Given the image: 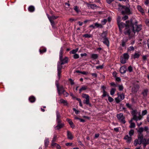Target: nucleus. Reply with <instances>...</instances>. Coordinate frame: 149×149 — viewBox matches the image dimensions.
<instances>
[{"label": "nucleus", "instance_id": "412c9836", "mask_svg": "<svg viewBox=\"0 0 149 149\" xmlns=\"http://www.w3.org/2000/svg\"><path fill=\"white\" fill-rule=\"evenodd\" d=\"M29 11L31 12H33L35 10V8L34 6H30L28 8Z\"/></svg>", "mask_w": 149, "mask_h": 149}, {"label": "nucleus", "instance_id": "ddd939ff", "mask_svg": "<svg viewBox=\"0 0 149 149\" xmlns=\"http://www.w3.org/2000/svg\"><path fill=\"white\" fill-rule=\"evenodd\" d=\"M56 121L57 123H59L60 122H61L60 119L61 117V115L60 114L59 112L58 111H57L56 112Z\"/></svg>", "mask_w": 149, "mask_h": 149}, {"label": "nucleus", "instance_id": "0e129e2a", "mask_svg": "<svg viewBox=\"0 0 149 149\" xmlns=\"http://www.w3.org/2000/svg\"><path fill=\"white\" fill-rule=\"evenodd\" d=\"M128 18V16L127 15H125V16H124L122 17V19L124 20H125L126 19H127Z\"/></svg>", "mask_w": 149, "mask_h": 149}, {"label": "nucleus", "instance_id": "a18cd8bd", "mask_svg": "<svg viewBox=\"0 0 149 149\" xmlns=\"http://www.w3.org/2000/svg\"><path fill=\"white\" fill-rule=\"evenodd\" d=\"M107 92L105 91V90H103V94L102 96L103 97H105L107 95Z\"/></svg>", "mask_w": 149, "mask_h": 149}, {"label": "nucleus", "instance_id": "e433bc0d", "mask_svg": "<svg viewBox=\"0 0 149 149\" xmlns=\"http://www.w3.org/2000/svg\"><path fill=\"white\" fill-rule=\"evenodd\" d=\"M107 33L106 32H104L102 33L101 35V37L103 38L104 39L105 38H106V36L107 35Z\"/></svg>", "mask_w": 149, "mask_h": 149}, {"label": "nucleus", "instance_id": "8fccbe9b", "mask_svg": "<svg viewBox=\"0 0 149 149\" xmlns=\"http://www.w3.org/2000/svg\"><path fill=\"white\" fill-rule=\"evenodd\" d=\"M143 138V135L142 134L139 133L138 139Z\"/></svg>", "mask_w": 149, "mask_h": 149}, {"label": "nucleus", "instance_id": "f704fd0d", "mask_svg": "<svg viewBox=\"0 0 149 149\" xmlns=\"http://www.w3.org/2000/svg\"><path fill=\"white\" fill-rule=\"evenodd\" d=\"M76 72L77 73H81V74H85V75H87V74L88 73L87 72H86L85 71L81 72V71H80L79 70H77V71H76Z\"/></svg>", "mask_w": 149, "mask_h": 149}, {"label": "nucleus", "instance_id": "c03bdc74", "mask_svg": "<svg viewBox=\"0 0 149 149\" xmlns=\"http://www.w3.org/2000/svg\"><path fill=\"white\" fill-rule=\"evenodd\" d=\"M147 113V110H143L142 111V116H143L145 115Z\"/></svg>", "mask_w": 149, "mask_h": 149}, {"label": "nucleus", "instance_id": "393cba45", "mask_svg": "<svg viewBox=\"0 0 149 149\" xmlns=\"http://www.w3.org/2000/svg\"><path fill=\"white\" fill-rule=\"evenodd\" d=\"M98 55L96 54H93L91 55V58L94 59H95L97 58Z\"/></svg>", "mask_w": 149, "mask_h": 149}, {"label": "nucleus", "instance_id": "603ef678", "mask_svg": "<svg viewBox=\"0 0 149 149\" xmlns=\"http://www.w3.org/2000/svg\"><path fill=\"white\" fill-rule=\"evenodd\" d=\"M73 57L74 59H77V58H79V56L78 54H75L73 55Z\"/></svg>", "mask_w": 149, "mask_h": 149}, {"label": "nucleus", "instance_id": "7ed1b4c3", "mask_svg": "<svg viewBox=\"0 0 149 149\" xmlns=\"http://www.w3.org/2000/svg\"><path fill=\"white\" fill-rule=\"evenodd\" d=\"M56 85L59 95L60 96L62 94H63L65 97H67L69 95L68 93L65 91L64 88L62 86H59L58 84H56Z\"/></svg>", "mask_w": 149, "mask_h": 149}, {"label": "nucleus", "instance_id": "37998d69", "mask_svg": "<svg viewBox=\"0 0 149 149\" xmlns=\"http://www.w3.org/2000/svg\"><path fill=\"white\" fill-rule=\"evenodd\" d=\"M107 96L108 97V100L110 102H113V99L111 97L109 96V95L108 94L107 95Z\"/></svg>", "mask_w": 149, "mask_h": 149}, {"label": "nucleus", "instance_id": "c756f323", "mask_svg": "<svg viewBox=\"0 0 149 149\" xmlns=\"http://www.w3.org/2000/svg\"><path fill=\"white\" fill-rule=\"evenodd\" d=\"M49 142V139H46L45 140V144L46 148L48 146Z\"/></svg>", "mask_w": 149, "mask_h": 149}, {"label": "nucleus", "instance_id": "ea45409f", "mask_svg": "<svg viewBox=\"0 0 149 149\" xmlns=\"http://www.w3.org/2000/svg\"><path fill=\"white\" fill-rule=\"evenodd\" d=\"M130 125L129 126V127L130 128H133L135 127V124L134 123H133V122H131V123H130Z\"/></svg>", "mask_w": 149, "mask_h": 149}, {"label": "nucleus", "instance_id": "bf43d9fd", "mask_svg": "<svg viewBox=\"0 0 149 149\" xmlns=\"http://www.w3.org/2000/svg\"><path fill=\"white\" fill-rule=\"evenodd\" d=\"M73 110L75 112V113H76V114H77L79 113V111H78V110H77L75 108H73Z\"/></svg>", "mask_w": 149, "mask_h": 149}, {"label": "nucleus", "instance_id": "2eb2a0df", "mask_svg": "<svg viewBox=\"0 0 149 149\" xmlns=\"http://www.w3.org/2000/svg\"><path fill=\"white\" fill-rule=\"evenodd\" d=\"M67 133L68 138L69 139L72 140L73 138V136L71 132L69 131H68Z\"/></svg>", "mask_w": 149, "mask_h": 149}, {"label": "nucleus", "instance_id": "864d4df0", "mask_svg": "<svg viewBox=\"0 0 149 149\" xmlns=\"http://www.w3.org/2000/svg\"><path fill=\"white\" fill-rule=\"evenodd\" d=\"M142 143L143 144V146H144V148H145L146 146V145L147 144H148V142H147V141H146V142L145 141H143V142H142Z\"/></svg>", "mask_w": 149, "mask_h": 149}, {"label": "nucleus", "instance_id": "f3484780", "mask_svg": "<svg viewBox=\"0 0 149 149\" xmlns=\"http://www.w3.org/2000/svg\"><path fill=\"white\" fill-rule=\"evenodd\" d=\"M148 92V89H145L143 91L142 94L143 95V98L146 97L147 96Z\"/></svg>", "mask_w": 149, "mask_h": 149}, {"label": "nucleus", "instance_id": "c85d7f7f", "mask_svg": "<svg viewBox=\"0 0 149 149\" xmlns=\"http://www.w3.org/2000/svg\"><path fill=\"white\" fill-rule=\"evenodd\" d=\"M82 36L83 37L87 38H89L92 37V35H91L88 34H84Z\"/></svg>", "mask_w": 149, "mask_h": 149}, {"label": "nucleus", "instance_id": "338daca9", "mask_svg": "<svg viewBox=\"0 0 149 149\" xmlns=\"http://www.w3.org/2000/svg\"><path fill=\"white\" fill-rule=\"evenodd\" d=\"M54 142H52V146H53V147H55V146H56V145L57 144V143H54Z\"/></svg>", "mask_w": 149, "mask_h": 149}, {"label": "nucleus", "instance_id": "a878e982", "mask_svg": "<svg viewBox=\"0 0 149 149\" xmlns=\"http://www.w3.org/2000/svg\"><path fill=\"white\" fill-rule=\"evenodd\" d=\"M122 42V44L121 45V46L123 47H124L126 45V43L127 42V40H125L123 39V40H121Z\"/></svg>", "mask_w": 149, "mask_h": 149}, {"label": "nucleus", "instance_id": "774afa93", "mask_svg": "<svg viewBox=\"0 0 149 149\" xmlns=\"http://www.w3.org/2000/svg\"><path fill=\"white\" fill-rule=\"evenodd\" d=\"M114 0H106V1L108 4H110L111 3L114 1Z\"/></svg>", "mask_w": 149, "mask_h": 149}, {"label": "nucleus", "instance_id": "13d9d810", "mask_svg": "<svg viewBox=\"0 0 149 149\" xmlns=\"http://www.w3.org/2000/svg\"><path fill=\"white\" fill-rule=\"evenodd\" d=\"M144 130L147 133H148V128L147 126H145L144 127Z\"/></svg>", "mask_w": 149, "mask_h": 149}, {"label": "nucleus", "instance_id": "a211bd4d", "mask_svg": "<svg viewBox=\"0 0 149 149\" xmlns=\"http://www.w3.org/2000/svg\"><path fill=\"white\" fill-rule=\"evenodd\" d=\"M141 55L140 52H136L134 53L133 55V58L134 59L138 58Z\"/></svg>", "mask_w": 149, "mask_h": 149}, {"label": "nucleus", "instance_id": "aec40b11", "mask_svg": "<svg viewBox=\"0 0 149 149\" xmlns=\"http://www.w3.org/2000/svg\"><path fill=\"white\" fill-rule=\"evenodd\" d=\"M29 100L31 103L34 102L36 100V98L34 96H31L29 98Z\"/></svg>", "mask_w": 149, "mask_h": 149}, {"label": "nucleus", "instance_id": "4be33fe9", "mask_svg": "<svg viewBox=\"0 0 149 149\" xmlns=\"http://www.w3.org/2000/svg\"><path fill=\"white\" fill-rule=\"evenodd\" d=\"M104 44L107 45V46H109V41L108 40V39L107 38H105L104 39V41H103Z\"/></svg>", "mask_w": 149, "mask_h": 149}, {"label": "nucleus", "instance_id": "7c9ffc66", "mask_svg": "<svg viewBox=\"0 0 149 149\" xmlns=\"http://www.w3.org/2000/svg\"><path fill=\"white\" fill-rule=\"evenodd\" d=\"M78 48H77L75 49H73V50L70 51V53L74 54H76L75 53L78 51Z\"/></svg>", "mask_w": 149, "mask_h": 149}, {"label": "nucleus", "instance_id": "20e7f679", "mask_svg": "<svg viewBox=\"0 0 149 149\" xmlns=\"http://www.w3.org/2000/svg\"><path fill=\"white\" fill-rule=\"evenodd\" d=\"M132 114L133 116L132 119L136 122L138 120H141L143 118V116L141 115V112L137 111L136 110H133Z\"/></svg>", "mask_w": 149, "mask_h": 149}, {"label": "nucleus", "instance_id": "1a4fd4ad", "mask_svg": "<svg viewBox=\"0 0 149 149\" xmlns=\"http://www.w3.org/2000/svg\"><path fill=\"white\" fill-rule=\"evenodd\" d=\"M61 122H60L59 123H57V125L54 127L55 130H58L63 127L64 124L63 123H61Z\"/></svg>", "mask_w": 149, "mask_h": 149}, {"label": "nucleus", "instance_id": "4468645a", "mask_svg": "<svg viewBox=\"0 0 149 149\" xmlns=\"http://www.w3.org/2000/svg\"><path fill=\"white\" fill-rule=\"evenodd\" d=\"M126 70V67L125 66H123L121 67L120 71L121 74H124L125 73Z\"/></svg>", "mask_w": 149, "mask_h": 149}, {"label": "nucleus", "instance_id": "39448f33", "mask_svg": "<svg viewBox=\"0 0 149 149\" xmlns=\"http://www.w3.org/2000/svg\"><path fill=\"white\" fill-rule=\"evenodd\" d=\"M82 96L83 97L86 99V100H84L83 101V103L86 104L88 105L90 107H91L92 105L90 103L89 96L88 95L84 93L83 94Z\"/></svg>", "mask_w": 149, "mask_h": 149}, {"label": "nucleus", "instance_id": "79ce46f5", "mask_svg": "<svg viewBox=\"0 0 149 149\" xmlns=\"http://www.w3.org/2000/svg\"><path fill=\"white\" fill-rule=\"evenodd\" d=\"M134 49V47L133 46H130L127 49L128 51H133Z\"/></svg>", "mask_w": 149, "mask_h": 149}, {"label": "nucleus", "instance_id": "f03ea898", "mask_svg": "<svg viewBox=\"0 0 149 149\" xmlns=\"http://www.w3.org/2000/svg\"><path fill=\"white\" fill-rule=\"evenodd\" d=\"M68 62V58L65 57L63 59V58L61 60H60V61L58 62L57 65V72L58 75L60 79L61 76V74L62 72L61 69L63 68L62 65Z\"/></svg>", "mask_w": 149, "mask_h": 149}, {"label": "nucleus", "instance_id": "f257e3e1", "mask_svg": "<svg viewBox=\"0 0 149 149\" xmlns=\"http://www.w3.org/2000/svg\"><path fill=\"white\" fill-rule=\"evenodd\" d=\"M125 24L123 22H120L118 24L119 28H123L126 27L124 30L125 34L128 35L129 38L134 36L136 32H138L142 29L141 25H138V22L134 18L130 20H128Z\"/></svg>", "mask_w": 149, "mask_h": 149}, {"label": "nucleus", "instance_id": "680f3d73", "mask_svg": "<svg viewBox=\"0 0 149 149\" xmlns=\"http://www.w3.org/2000/svg\"><path fill=\"white\" fill-rule=\"evenodd\" d=\"M120 19H121L120 17V16L118 17L117 18V22L118 24L121 22H120Z\"/></svg>", "mask_w": 149, "mask_h": 149}, {"label": "nucleus", "instance_id": "e2e57ef3", "mask_svg": "<svg viewBox=\"0 0 149 149\" xmlns=\"http://www.w3.org/2000/svg\"><path fill=\"white\" fill-rule=\"evenodd\" d=\"M119 89L120 91H122L123 90V87L122 85H119L118 86Z\"/></svg>", "mask_w": 149, "mask_h": 149}, {"label": "nucleus", "instance_id": "9d476101", "mask_svg": "<svg viewBox=\"0 0 149 149\" xmlns=\"http://www.w3.org/2000/svg\"><path fill=\"white\" fill-rule=\"evenodd\" d=\"M124 10L125 11L122 10L121 11L122 14H130V9L128 7L124 6Z\"/></svg>", "mask_w": 149, "mask_h": 149}, {"label": "nucleus", "instance_id": "a19ab883", "mask_svg": "<svg viewBox=\"0 0 149 149\" xmlns=\"http://www.w3.org/2000/svg\"><path fill=\"white\" fill-rule=\"evenodd\" d=\"M143 128L142 127H141L139 128V129L137 131V132L139 133L142 134V132H143Z\"/></svg>", "mask_w": 149, "mask_h": 149}, {"label": "nucleus", "instance_id": "3c124183", "mask_svg": "<svg viewBox=\"0 0 149 149\" xmlns=\"http://www.w3.org/2000/svg\"><path fill=\"white\" fill-rule=\"evenodd\" d=\"M57 136L56 135H54L53 138V139L52 141V142H55L56 141V139H57Z\"/></svg>", "mask_w": 149, "mask_h": 149}, {"label": "nucleus", "instance_id": "58836bf2", "mask_svg": "<svg viewBox=\"0 0 149 149\" xmlns=\"http://www.w3.org/2000/svg\"><path fill=\"white\" fill-rule=\"evenodd\" d=\"M116 89L114 88H112L110 91V94L111 95H113L114 94Z\"/></svg>", "mask_w": 149, "mask_h": 149}, {"label": "nucleus", "instance_id": "9b49d317", "mask_svg": "<svg viewBox=\"0 0 149 149\" xmlns=\"http://www.w3.org/2000/svg\"><path fill=\"white\" fill-rule=\"evenodd\" d=\"M86 5L88 8H90L93 9H94L96 8L99 7L98 6L96 5L95 4H92L87 3Z\"/></svg>", "mask_w": 149, "mask_h": 149}, {"label": "nucleus", "instance_id": "473e14b6", "mask_svg": "<svg viewBox=\"0 0 149 149\" xmlns=\"http://www.w3.org/2000/svg\"><path fill=\"white\" fill-rule=\"evenodd\" d=\"M137 8L142 13H144V11L142 8L140 6H137Z\"/></svg>", "mask_w": 149, "mask_h": 149}, {"label": "nucleus", "instance_id": "052dcab7", "mask_svg": "<svg viewBox=\"0 0 149 149\" xmlns=\"http://www.w3.org/2000/svg\"><path fill=\"white\" fill-rule=\"evenodd\" d=\"M66 121H68L69 124L73 122L71 119L69 118H67Z\"/></svg>", "mask_w": 149, "mask_h": 149}, {"label": "nucleus", "instance_id": "4c0bfd02", "mask_svg": "<svg viewBox=\"0 0 149 149\" xmlns=\"http://www.w3.org/2000/svg\"><path fill=\"white\" fill-rule=\"evenodd\" d=\"M134 130L131 129L129 132V134L130 136H132L134 134Z\"/></svg>", "mask_w": 149, "mask_h": 149}, {"label": "nucleus", "instance_id": "5701e85b", "mask_svg": "<svg viewBox=\"0 0 149 149\" xmlns=\"http://www.w3.org/2000/svg\"><path fill=\"white\" fill-rule=\"evenodd\" d=\"M134 144L135 146H136L137 144L140 145L141 144V143L140 142L138 139H135L134 141Z\"/></svg>", "mask_w": 149, "mask_h": 149}, {"label": "nucleus", "instance_id": "2f4dec72", "mask_svg": "<svg viewBox=\"0 0 149 149\" xmlns=\"http://www.w3.org/2000/svg\"><path fill=\"white\" fill-rule=\"evenodd\" d=\"M118 10H124V6H122L120 4H119L118 5Z\"/></svg>", "mask_w": 149, "mask_h": 149}, {"label": "nucleus", "instance_id": "cd10ccee", "mask_svg": "<svg viewBox=\"0 0 149 149\" xmlns=\"http://www.w3.org/2000/svg\"><path fill=\"white\" fill-rule=\"evenodd\" d=\"M46 51V49L45 48H43L42 49H40L39 52L40 54H42Z\"/></svg>", "mask_w": 149, "mask_h": 149}, {"label": "nucleus", "instance_id": "72a5a7b5", "mask_svg": "<svg viewBox=\"0 0 149 149\" xmlns=\"http://www.w3.org/2000/svg\"><path fill=\"white\" fill-rule=\"evenodd\" d=\"M95 26L96 27H100L102 28L103 27L102 25L101 24H99L97 23H95Z\"/></svg>", "mask_w": 149, "mask_h": 149}, {"label": "nucleus", "instance_id": "bb28decb", "mask_svg": "<svg viewBox=\"0 0 149 149\" xmlns=\"http://www.w3.org/2000/svg\"><path fill=\"white\" fill-rule=\"evenodd\" d=\"M60 102L61 103H63L64 104L67 105V102L63 99H61L60 100Z\"/></svg>", "mask_w": 149, "mask_h": 149}, {"label": "nucleus", "instance_id": "69168bd1", "mask_svg": "<svg viewBox=\"0 0 149 149\" xmlns=\"http://www.w3.org/2000/svg\"><path fill=\"white\" fill-rule=\"evenodd\" d=\"M103 68V65H99L97 66H96V68L97 69H98L99 68L102 69Z\"/></svg>", "mask_w": 149, "mask_h": 149}, {"label": "nucleus", "instance_id": "0eeeda50", "mask_svg": "<svg viewBox=\"0 0 149 149\" xmlns=\"http://www.w3.org/2000/svg\"><path fill=\"white\" fill-rule=\"evenodd\" d=\"M118 97L115 99V101L117 103H119L121 101L124 99V95L123 93L119 94L118 93Z\"/></svg>", "mask_w": 149, "mask_h": 149}, {"label": "nucleus", "instance_id": "09e8293b", "mask_svg": "<svg viewBox=\"0 0 149 149\" xmlns=\"http://www.w3.org/2000/svg\"><path fill=\"white\" fill-rule=\"evenodd\" d=\"M68 80L70 82V84L71 85H73L74 84V80H72V79L70 78Z\"/></svg>", "mask_w": 149, "mask_h": 149}, {"label": "nucleus", "instance_id": "6ab92c4d", "mask_svg": "<svg viewBox=\"0 0 149 149\" xmlns=\"http://www.w3.org/2000/svg\"><path fill=\"white\" fill-rule=\"evenodd\" d=\"M47 15L49 20H54L57 19L58 17V16H55L53 15L51 16H49V15L48 14H47Z\"/></svg>", "mask_w": 149, "mask_h": 149}, {"label": "nucleus", "instance_id": "b1692460", "mask_svg": "<svg viewBox=\"0 0 149 149\" xmlns=\"http://www.w3.org/2000/svg\"><path fill=\"white\" fill-rule=\"evenodd\" d=\"M87 89V87L86 86H83L79 89V93H81L83 91H84L86 90Z\"/></svg>", "mask_w": 149, "mask_h": 149}, {"label": "nucleus", "instance_id": "6e6552de", "mask_svg": "<svg viewBox=\"0 0 149 149\" xmlns=\"http://www.w3.org/2000/svg\"><path fill=\"white\" fill-rule=\"evenodd\" d=\"M117 117L118 119L120 120V122L124 124L126 122L125 120V118L123 113H120L119 114H117Z\"/></svg>", "mask_w": 149, "mask_h": 149}, {"label": "nucleus", "instance_id": "4d7b16f0", "mask_svg": "<svg viewBox=\"0 0 149 149\" xmlns=\"http://www.w3.org/2000/svg\"><path fill=\"white\" fill-rule=\"evenodd\" d=\"M49 20L50 22L51 25L53 27L55 25L54 21V20Z\"/></svg>", "mask_w": 149, "mask_h": 149}, {"label": "nucleus", "instance_id": "c9c22d12", "mask_svg": "<svg viewBox=\"0 0 149 149\" xmlns=\"http://www.w3.org/2000/svg\"><path fill=\"white\" fill-rule=\"evenodd\" d=\"M74 9L77 13H78L80 12L79 10L78 9V7L77 6H75L74 7Z\"/></svg>", "mask_w": 149, "mask_h": 149}, {"label": "nucleus", "instance_id": "423d86ee", "mask_svg": "<svg viewBox=\"0 0 149 149\" xmlns=\"http://www.w3.org/2000/svg\"><path fill=\"white\" fill-rule=\"evenodd\" d=\"M129 56L127 53H125L123 54V56L120 57V62L122 63L125 64L127 61L128 59Z\"/></svg>", "mask_w": 149, "mask_h": 149}, {"label": "nucleus", "instance_id": "de8ad7c7", "mask_svg": "<svg viewBox=\"0 0 149 149\" xmlns=\"http://www.w3.org/2000/svg\"><path fill=\"white\" fill-rule=\"evenodd\" d=\"M138 139L140 142L141 143V144L142 143L143 141H145V142L146 141V139H145L141 138Z\"/></svg>", "mask_w": 149, "mask_h": 149}, {"label": "nucleus", "instance_id": "dca6fc26", "mask_svg": "<svg viewBox=\"0 0 149 149\" xmlns=\"http://www.w3.org/2000/svg\"><path fill=\"white\" fill-rule=\"evenodd\" d=\"M139 88V86L138 85H136L132 88V90L134 92H136Z\"/></svg>", "mask_w": 149, "mask_h": 149}, {"label": "nucleus", "instance_id": "f8f14e48", "mask_svg": "<svg viewBox=\"0 0 149 149\" xmlns=\"http://www.w3.org/2000/svg\"><path fill=\"white\" fill-rule=\"evenodd\" d=\"M124 139L126 141L127 143H130L131 141L132 138L131 136H129L128 135H127L125 136Z\"/></svg>", "mask_w": 149, "mask_h": 149}, {"label": "nucleus", "instance_id": "5fc2aeb1", "mask_svg": "<svg viewBox=\"0 0 149 149\" xmlns=\"http://www.w3.org/2000/svg\"><path fill=\"white\" fill-rule=\"evenodd\" d=\"M128 71H129L130 72H132V71L133 70L131 66H129L128 67Z\"/></svg>", "mask_w": 149, "mask_h": 149}, {"label": "nucleus", "instance_id": "49530a36", "mask_svg": "<svg viewBox=\"0 0 149 149\" xmlns=\"http://www.w3.org/2000/svg\"><path fill=\"white\" fill-rule=\"evenodd\" d=\"M148 56V55H143L142 56L143 60V61H145L147 60V58Z\"/></svg>", "mask_w": 149, "mask_h": 149}, {"label": "nucleus", "instance_id": "6e6d98bb", "mask_svg": "<svg viewBox=\"0 0 149 149\" xmlns=\"http://www.w3.org/2000/svg\"><path fill=\"white\" fill-rule=\"evenodd\" d=\"M107 20L106 19H104L102 21L101 23L103 25H105L107 22Z\"/></svg>", "mask_w": 149, "mask_h": 149}]
</instances>
